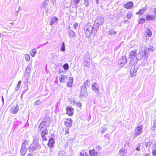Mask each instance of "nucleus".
Returning <instances> with one entry per match:
<instances>
[{
  "mask_svg": "<svg viewBox=\"0 0 156 156\" xmlns=\"http://www.w3.org/2000/svg\"><path fill=\"white\" fill-rule=\"evenodd\" d=\"M78 23H75L74 24V25H73V27H74V28L75 29H76V28L78 27Z\"/></svg>",
  "mask_w": 156,
  "mask_h": 156,
  "instance_id": "nucleus-42",
  "label": "nucleus"
},
{
  "mask_svg": "<svg viewBox=\"0 0 156 156\" xmlns=\"http://www.w3.org/2000/svg\"><path fill=\"white\" fill-rule=\"evenodd\" d=\"M55 143V141L54 139L53 138H51L48 140V142L47 143V145L50 147H53Z\"/></svg>",
  "mask_w": 156,
  "mask_h": 156,
  "instance_id": "nucleus-15",
  "label": "nucleus"
},
{
  "mask_svg": "<svg viewBox=\"0 0 156 156\" xmlns=\"http://www.w3.org/2000/svg\"><path fill=\"white\" fill-rule=\"evenodd\" d=\"M151 145V143L150 142H149L146 143L145 145L147 147H150Z\"/></svg>",
  "mask_w": 156,
  "mask_h": 156,
  "instance_id": "nucleus-38",
  "label": "nucleus"
},
{
  "mask_svg": "<svg viewBox=\"0 0 156 156\" xmlns=\"http://www.w3.org/2000/svg\"><path fill=\"white\" fill-rule=\"evenodd\" d=\"M73 79L71 77H69L68 79V81L67 82V86L69 87H72L73 83Z\"/></svg>",
  "mask_w": 156,
  "mask_h": 156,
  "instance_id": "nucleus-19",
  "label": "nucleus"
},
{
  "mask_svg": "<svg viewBox=\"0 0 156 156\" xmlns=\"http://www.w3.org/2000/svg\"><path fill=\"white\" fill-rule=\"evenodd\" d=\"M28 156H33V155L31 154H28Z\"/></svg>",
  "mask_w": 156,
  "mask_h": 156,
  "instance_id": "nucleus-45",
  "label": "nucleus"
},
{
  "mask_svg": "<svg viewBox=\"0 0 156 156\" xmlns=\"http://www.w3.org/2000/svg\"><path fill=\"white\" fill-rule=\"evenodd\" d=\"M30 54L32 57H34L37 53V50L35 48L32 49L30 52Z\"/></svg>",
  "mask_w": 156,
  "mask_h": 156,
  "instance_id": "nucleus-25",
  "label": "nucleus"
},
{
  "mask_svg": "<svg viewBox=\"0 0 156 156\" xmlns=\"http://www.w3.org/2000/svg\"><path fill=\"white\" fill-rule=\"evenodd\" d=\"M73 123V121L71 118H68L64 122L65 125L68 127H70Z\"/></svg>",
  "mask_w": 156,
  "mask_h": 156,
  "instance_id": "nucleus-13",
  "label": "nucleus"
},
{
  "mask_svg": "<svg viewBox=\"0 0 156 156\" xmlns=\"http://www.w3.org/2000/svg\"><path fill=\"white\" fill-rule=\"evenodd\" d=\"M92 89L95 92H98L99 91V89L98 86L96 83H94L92 84Z\"/></svg>",
  "mask_w": 156,
  "mask_h": 156,
  "instance_id": "nucleus-16",
  "label": "nucleus"
},
{
  "mask_svg": "<svg viewBox=\"0 0 156 156\" xmlns=\"http://www.w3.org/2000/svg\"><path fill=\"white\" fill-rule=\"evenodd\" d=\"M41 133V137L42 140L45 141L47 140V136L48 134V130L47 129H45L44 130H42Z\"/></svg>",
  "mask_w": 156,
  "mask_h": 156,
  "instance_id": "nucleus-5",
  "label": "nucleus"
},
{
  "mask_svg": "<svg viewBox=\"0 0 156 156\" xmlns=\"http://www.w3.org/2000/svg\"><path fill=\"white\" fill-rule=\"evenodd\" d=\"M145 22V19L143 18H141L138 21V23L142 24Z\"/></svg>",
  "mask_w": 156,
  "mask_h": 156,
  "instance_id": "nucleus-32",
  "label": "nucleus"
},
{
  "mask_svg": "<svg viewBox=\"0 0 156 156\" xmlns=\"http://www.w3.org/2000/svg\"><path fill=\"white\" fill-rule=\"evenodd\" d=\"M79 156H89L86 152H81Z\"/></svg>",
  "mask_w": 156,
  "mask_h": 156,
  "instance_id": "nucleus-35",
  "label": "nucleus"
},
{
  "mask_svg": "<svg viewBox=\"0 0 156 156\" xmlns=\"http://www.w3.org/2000/svg\"><path fill=\"white\" fill-rule=\"evenodd\" d=\"M75 105L78 106V107L80 108L81 107V104L80 102H76L75 104Z\"/></svg>",
  "mask_w": 156,
  "mask_h": 156,
  "instance_id": "nucleus-39",
  "label": "nucleus"
},
{
  "mask_svg": "<svg viewBox=\"0 0 156 156\" xmlns=\"http://www.w3.org/2000/svg\"><path fill=\"white\" fill-rule=\"evenodd\" d=\"M156 16L154 15H148L146 16V19L147 20H152L155 19Z\"/></svg>",
  "mask_w": 156,
  "mask_h": 156,
  "instance_id": "nucleus-21",
  "label": "nucleus"
},
{
  "mask_svg": "<svg viewBox=\"0 0 156 156\" xmlns=\"http://www.w3.org/2000/svg\"><path fill=\"white\" fill-rule=\"evenodd\" d=\"M50 118L48 117H45L43 119L40 124L38 126V131H41L44 130L48 126V123L50 122Z\"/></svg>",
  "mask_w": 156,
  "mask_h": 156,
  "instance_id": "nucleus-2",
  "label": "nucleus"
},
{
  "mask_svg": "<svg viewBox=\"0 0 156 156\" xmlns=\"http://www.w3.org/2000/svg\"><path fill=\"white\" fill-rule=\"evenodd\" d=\"M68 77L67 76L61 75L60 76L59 80L60 83H65Z\"/></svg>",
  "mask_w": 156,
  "mask_h": 156,
  "instance_id": "nucleus-17",
  "label": "nucleus"
},
{
  "mask_svg": "<svg viewBox=\"0 0 156 156\" xmlns=\"http://www.w3.org/2000/svg\"><path fill=\"white\" fill-rule=\"evenodd\" d=\"M66 114L69 116H71L74 114V109L71 106H67L66 108Z\"/></svg>",
  "mask_w": 156,
  "mask_h": 156,
  "instance_id": "nucleus-6",
  "label": "nucleus"
},
{
  "mask_svg": "<svg viewBox=\"0 0 156 156\" xmlns=\"http://www.w3.org/2000/svg\"><path fill=\"white\" fill-rule=\"evenodd\" d=\"M69 133V132L68 129H66L65 130V134H66L67 133Z\"/></svg>",
  "mask_w": 156,
  "mask_h": 156,
  "instance_id": "nucleus-44",
  "label": "nucleus"
},
{
  "mask_svg": "<svg viewBox=\"0 0 156 156\" xmlns=\"http://www.w3.org/2000/svg\"><path fill=\"white\" fill-rule=\"evenodd\" d=\"M84 3L86 4V6H88L89 5V0H84Z\"/></svg>",
  "mask_w": 156,
  "mask_h": 156,
  "instance_id": "nucleus-40",
  "label": "nucleus"
},
{
  "mask_svg": "<svg viewBox=\"0 0 156 156\" xmlns=\"http://www.w3.org/2000/svg\"><path fill=\"white\" fill-rule=\"evenodd\" d=\"M146 10V8H144L142 9H139V11L137 12L136 14L139 15H141L143 14L144 12Z\"/></svg>",
  "mask_w": 156,
  "mask_h": 156,
  "instance_id": "nucleus-22",
  "label": "nucleus"
},
{
  "mask_svg": "<svg viewBox=\"0 0 156 156\" xmlns=\"http://www.w3.org/2000/svg\"><path fill=\"white\" fill-rule=\"evenodd\" d=\"M104 20L103 18L100 17L97 18L95 20V23L98 26L101 25L104 22Z\"/></svg>",
  "mask_w": 156,
  "mask_h": 156,
  "instance_id": "nucleus-14",
  "label": "nucleus"
},
{
  "mask_svg": "<svg viewBox=\"0 0 156 156\" xmlns=\"http://www.w3.org/2000/svg\"><path fill=\"white\" fill-rule=\"evenodd\" d=\"M124 149H122V150H120L119 151V152H122L123 151H124Z\"/></svg>",
  "mask_w": 156,
  "mask_h": 156,
  "instance_id": "nucleus-47",
  "label": "nucleus"
},
{
  "mask_svg": "<svg viewBox=\"0 0 156 156\" xmlns=\"http://www.w3.org/2000/svg\"><path fill=\"white\" fill-rule=\"evenodd\" d=\"M27 149L23 148L21 147V150H20V152L22 156H24L26 153V150Z\"/></svg>",
  "mask_w": 156,
  "mask_h": 156,
  "instance_id": "nucleus-24",
  "label": "nucleus"
},
{
  "mask_svg": "<svg viewBox=\"0 0 156 156\" xmlns=\"http://www.w3.org/2000/svg\"><path fill=\"white\" fill-rule=\"evenodd\" d=\"M154 48L152 46H150L149 48H146L144 51V55L145 56L147 55L150 53L152 52L154 50Z\"/></svg>",
  "mask_w": 156,
  "mask_h": 156,
  "instance_id": "nucleus-8",
  "label": "nucleus"
},
{
  "mask_svg": "<svg viewBox=\"0 0 156 156\" xmlns=\"http://www.w3.org/2000/svg\"><path fill=\"white\" fill-rule=\"evenodd\" d=\"M80 1V0H74L73 2L75 4H78Z\"/></svg>",
  "mask_w": 156,
  "mask_h": 156,
  "instance_id": "nucleus-41",
  "label": "nucleus"
},
{
  "mask_svg": "<svg viewBox=\"0 0 156 156\" xmlns=\"http://www.w3.org/2000/svg\"><path fill=\"white\" fill-rule=\"evenodd\" d=\"M85 34L87 37H90L92 33V27L90 23H87L85 26Z\"/></svg>",
  "mask_w": 156,
  "mask_h": 156,
  "instance_id": "nucleus-4",
  "label": "nucleus"
},
{
  "mask_svg": "<svg viewBox=\"0 0 156 156\" xmlns=\"http://www.w3.org/2000/svg\"><path fill=\"white\" fill-rule=\"evenodd\" d=\"M21 81L20 80L19 81V82L17 84V87H20V85H21Z\"/></svg>",
  "mask_w": 156,
  "mask_h": 156,
  "instance_id": "nucleus-43",
  "label": "nucleus"
},
{
  "mask_svg": "<svg viewBox=\"0 0 156 156\" xmlns=\"http://www.w3.org/2000/svg\"><path fill=\"white\" fill-rule=\"evenodd\" d=\"M146 32L148 36H151L152 35V32L150 29H148L147 30H146Z\"/></svg>",
  "mask_w": 156,
  "mask_h": 156,
  "instance_id": "nucleus-28",
  "label": "nucleus"
},
{
  "mask_svg": "<svg viewBox=\"0 0 156 156\" xmlns=\"http://www.w3.org/2000/svg\"><path fill=\"white\" fill-rule=\"evenodd\" d=\"M69 34L70 36L73 37L75 36V33L73 31H70L69 33Z\"/></svg>",
  "mask_w": 156,
  "mask_h": 156,
  "instance_id": "nucleus-36",
  "label": "nucleus"
},
{
  "mask_svg": "<svg viewBox=\"0 0 156 156\" xmlns=\"http://www.w3.org/2000/svg\"><path fill=\"white\" fill-rule=\"evenodd\" d=\"M136 50L131 51L129 55L130 58V63L131 64H136L140 59L138 57V54L137 53Z\"/></svg>",
  "mask_w": 156,
  "mask_h": 156,
  "instance_id": "nucleus-1",
  "label": "nucleus"
},
{
  "mask_svg": "<svg viewBox=\"0 0 156 156\" xmlns=\"http://www.w3.org/2000/svg\"><path fill=\"white\" fill-rule=\"evenodd\" d=\"M58 18L57 17H54L53 18H52L50 22V24L51 25H52L53 24V23L57 21Z\"/></svg>",
  "mask_w": 156,
  "mask_h": 156,
  "instance_id": "nucleus-26",
  "label": "nucleus"
},
{
  "mask_svg": "<svg viewBox=\"0 0 156 156\" xmlns=\"http://www.w3.org/2000/svg\"><path fill=\"white\" fill-rule=\"evenodd\" d=\"M10 110L12 113L16 114L19 110V107L17 105H12L11 106Z\"/></svg>",
  "mask_w": 156,
  "mask_h": 156,
  "instance_id": "nucleus-11",
  "label": "nucleus"
},
{
  "mask_svg": "<svg viewBox=\"0 0 156 156\" xmlns=\"http://www.w3.org/2000/svg\"><path fill=\"white\" fill-rule=\"evenodd\" d=\"M40 145L38 144H37L33 143L29 148V152H33L35 150H36L39 146Z\"/></svg>",
  "mask_w": 156,
  "mask_h": 156,
  "instance_id": "nucleus-10",
  "label": "nucleus"
},
{
  "mask_svg": "<svg viewBox=\"0 0 156 156\" xmlns=\"http://www.w3.org/2000/svg\"><path fill=\"white\" fill-rule=\"evenodd\" d=\"M127 63V59L126 58V56H123L120 59V64L122 66Z\"/></svg>",
  "mask_w": 156,
  "mask_h": 156,
  "instance_id": "nucleus-18",
  "label": "nucleus"
},
{
  "mask_svg": "<svg viewBox=\"0 0 156 156\" xmlns=\"http://www.w3.org/2000/svg\"><path fill=\"white\" fill-rule=\"evenodd\" d=\"M29 146V143L28 141L25 140L22 144V147L27 149Z\"/></svg>",
  "mask_w": 156,
  "mask_h": 156,
  "instance_id": "nucleus-20",
  "label": "nucleus"
},
{
  "mask_svg": "<svg viewBox=\"0 0 156 156\" xmlns=\"http://www.w3.org/2000/svg\"><path fill=\"white\" fill-rule=\"evenodd\" d=\"M132 16V12H129L126 15V18L127 19H130Z\"/></svg>",
  "mask_w": 156,
  "mask_h": 156,
  "instance_id": "nucleus-27",
  "label": "nucleus"
},
{
  "mask_svg": "<svg viewBox=\"0 0 156 156\" xmlns=\"http://www.w3.org/2000/svg\"><path fill=\"white\" fill-rule=\"evenodd\" d=\"M154 11L155 14H156V8L154 9Z\"/></svg>",
  "mask_w": 156,
  "mask_h": 156,
  "instance_id": "nucleus-46",
  "label": "nucleus"
},
{
  "mask_svg": "<svg viewBox=\"0 0 156 156\" xmlns=\"http://www.w3.org/2000/svg\"><path fill=\"white\" fill-rule=\"evenodd\" d=\"M62 46L60 48L61 50V51H65V44L64 42H62Z\"/></svg>",
  "mask_w": 156,
  "mask_h": 156,
  "instance_id": "nucleus-33",
  "label": "nucleus"
},
{
  "mask_svg": "<svg viewBox=\"0 0 156 156\" xmlns=\"http://www.w3.org/2000/svg\"><path fill=\"white\" fill-rule=\"evenodd\" d=\"M127 22V20H125L124 21V22L125 23H126V22Z\"/></svg>",
  "mask_w": 156,
  "mask_h": 156,
  "instance_id": "nucleus-48",
  "label": "nucleus"
},
{
  "mask_svg": "<svg viewBox=\"0 0 156 156\" xmlns=\"http://www.w3.org/2000/svg\"><path fill=\"white\" fill-rule=\"evenodd\" d=\"M90 83V81L87 80L83 84L81 89V93H82V94L88 95L87 89L89 87Z\"/></svg>",
  "mask_w": 156,
  "mask_h": 156,
  "instance_id": "nucleus-3",
  "label": "nucleus"
},
{
  "mask_svg": "<svg viewBox=\"0 0 156 156\" xmlns=\"http://www.w3.org/2000/svg\"><path fill=\"white\" fill-rule=\"evenodd\" d=\"M140 150V144H138V146L136 148V150L137 151H139Z\"/></svg>",
  "mask_w": 156,
  "mask_h": 156,
  "instance_id": "nucleus-37",
  "label": "nucleus"
},
{
  "mask_svg": "<svg viewBox=\"0 0 156 156\" xmlns=\"http://www.w3.org/2000/svg\"><path fill=\"white\" fill-rule=\"evenodd\" d=\"M25 58L27 61H28L30 60V56L28 54H26L25 55Z\"/></svg>",
  "mask_w": 156,
  "mask_h": 156,
  "instance_id": "nucleus-31",
  "label": "nucleus"
},
{
  "mask_svg": "<svg viewBox=\"0 0 156 156\" xmlns=\"http://www.w3.org/2000/svg\"><path fill=\"white\" fill-rule=\"evenodd\" d=\"M143 128V126H137L135 128L134 134V136H138L140 133L142 132V130Z\"/></svg>",
  "mask_w": 156,
  "mask_h": 156,
  "instance_id": "nucleus-7",
  "label": "nucleus"
},
{
  "mask_svg": "<svg viewBox=\"0 0 156 156\" xmlns=\"http://www.w3.org/2000/svg\"><path fill=\"white\" fill-rule=\"evenodd\" d=\"M63 67L65 70H68L69 68V66L67 63H65L63 66Z\"/></svg>",
  "mask_w": 156,
  "mask_h": 156,
  "instance_id": "nucleus-29",
  "label": "nucleus"
},
{
  "mask_svg": "<svg viewBox=\"0 0 156 156\" xmlns=\"http://www.w3.org/2000/svg\"><path fill=\"white\" fill-rule=\"evenodd\" d=\"M152 153L153 156H156V145L154 146L153 148Z\"/></svg>",
  "mask_w": 156,
  "mask_h": 156,
  "instance_id": "nucleus-30",
  "label": "nucleus"
},
{
  "mask_svg": "<svg viewBox=\"0 0 156 156\" xmlns=\"http://www.w3.org/2000/svg\"><path fill=\"white\" fill-rule=\"evenodd\" d=\"M134 4L132 2H129L123 5L124 7L127 9H131L133 6Z\"/></svg>",
  "mask_w": 156,
  "mask_h": 156,
  "instance_id": "nucleus-9",
  "label": "nucleus"
},
{
  "mask_svg": "<svg viewBox=\"0 0 156 156\" xmlns=\"http://www.w3.org/2000/svg\"><path fill=\"white\" fill-rule=\"evenodd\" d=\"M89 153L91 156H96L98 152L95 150L92 149L89 151Z\"/></svg>",
  "mask_w": 156,
  "mask_h": 156,
  "instance_id": "nucleus-23",
  "label": "nucleus"
},
{
  "mask_svg": "<svg viewBox=\"0 0 156 156\" xmlns=\"http://www.w3.org/2000/svg\"><path fill=\"white\" fill-rule=\"evenodd\" d=\"M31 71V69L30 68V67H27L26 68V69L25 72L28 73H29Z\"/></svg>",
  "mask_w": 156,
  "mask_h": 156,
  "instance_id": "nucleus-34",
  "label": "nucleus"
},
{
  "mask_svg": "<svg viewBox=\"0 0 156 156\" xmlns=\"http://www.w3.org/2000/svg\"><path fill=\"white\" fill-rule=\"evenodd\" d=\"M137 68L133 66L130 70V75L131 76L133 77L136 74Z\"/></svg>",
  "mask_w": 156,
  "mask_h": 156,
  "instance_id": "nucleus-12",
  "label": "nucleus"
}]
</instances>
